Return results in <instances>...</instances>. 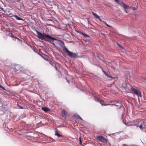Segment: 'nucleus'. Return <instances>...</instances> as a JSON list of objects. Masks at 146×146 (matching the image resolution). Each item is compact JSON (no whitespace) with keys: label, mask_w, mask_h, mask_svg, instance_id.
I'll return each instance as SVG.
<instances>
[{"label":"nucleus","mask_w":146,"mask_h":146,"mask_svg":"<svg viewBox=\"0 0 146 146\" xmlns=\"http://www.w3.org/2000/svg\"><path fill=\"white\" fill-rule=\"evenodd\" d=\"M61 42L63 44L64 47L63 48L64 51L65 52L68 56L71 58H77L78 57L76 53H74L68 50L64 45V42L63 41H61Z\"/></svg>","instance_id":"nucleus-1"},{"label":"nucleus","mask_w":146,"mask_h":146,"mask_svg":"<svg viewBox=\"0 0 146 146\" xmlns=\"http://www.w3.org/2000/svg\"><path fill=\"white\" fill-rule=\"evenodd\" d=\"M35 31L37 33V34L38 36V38L42 40L44 39V36H45L47 38H49L54 40H57L56 38H53L50 35H46L45 33H44L43 35L40 33L36 29Z\"/></svg>","instance_id":"nucleus-2"},{"label":"nucleus","mask_w":146,"mask_h":146,"mask_svg":"<svg viewBox=\"0 0 146 146\" xmlns=\"http://www.w3.org/2000/svg\"><path fill=\"white\" fill-rule=\"evenodd\" d=\"M108 105L111 106H115L116 107L117 109H119L121 111H124L125 110L124 108L120 102L115 101V102L114 104H109Z\"/></svg>","instance_id":"nucleus-3"},{"label":"nucleus","mask_w":146,"mask_h":146,"mask_svg":"<svg viewBox=\"0 0 146 146\" xmlns=\"http://www.w3.org/2000/svg\"><path fill=\"white\" fill-rule=\"evenodd\" d=\"M138 127L142 130H145L146 129V120H142L138 124Z\"/></svg>","instance_id":"nucleus-4"},{"label":"nucleus","mask_w":146,"mask_h":146,"mask_svg":"<svg viewBox=\"0 0 146 146\" xmlns=\"http://www.w3.org/2000/svg\"><path fill=\"white\" fill-rule=\"evenodd\" d=\"M134 94L137 95L138 96L141 97V94L140 91L137 89H135L133 88H131V91Z\"/></svg>","instance_id":"nucleus-5"},{"label":"nucleus","mask_w":146,"mask_h":146,"mask_svg":"<svg viewBox=\"0 0 146 146\" xmlns=\"http://www.w3.org/2000/svg\"><path fill=\"white\" fill-rule=\"evenodd\" d=\"M95 100L99 102L102 106H104L109 105V104H106V102L104 100L98 97H95Z\"/></svg>","instance_id":"nucleus-6"},{"label":"nucleus","mask_w":146,"mask_h":146,"mask_svg":"<svg viewBox=\"0 0 146 146\" xmlns=\"http://www.w3.org/2000/svg\"><path fill=\"white\" fill-rule=\"evenodd\" d=\"M123 87L125 90L131 91V88L132 87L129 84H123Z\"/></svg>","instance_id":"nucleus-7"},{"label":"nucleus","mask_w":146,"mask_h":146,"mask_svg":"<svg viewBox=\"0 0 146 146\" xmlns=\"http://www.w3.org/2000/svg\"><path fill=\"white\" fill-rule=\"evenodd\" d=\"M96 139L102 142H106V139L102 136H97Z\"/></svg>","instance_id":"nucleus-8"},{"label":"nucleus","mask_w":146,"mask_h":146,"mask_svg":"<svg viewBox=\"0 0 146 146\" xmlns=\"http://www.w3.org/2000/svg\"><path fill=\"white\" fill-rule=\"evenodd\" d=\"M54 67L55 69L57 71H58L60 74L61 72L60 71V64L56 62L54 66H53Z\"/></svg>","instance_id":"nucleus-9"},{"label":"nucleus","mask_w":146,"mask_h":146,"mask_svg":"<svg viewBox=\"0 0 146 146\" xmlns=\"http://www.w3.org/2000/svg\"><path fill=\"white\" fill-rule=\"evenodd\" d=\"M45 60L47 61L48 63L53 66H54L55 64L57 62L54 61H52L51 60H48V59H46Z\"/></svg>","instance_id":"nucleus-10"},{"label":"nucleus","mask_w":146,"mask_h":146,"mask_svg":"<svg viewBox=\"0 0 146 146\" xmlns=\"http://www.w3.org/2000/svg\"><path fill=\"white\" fill-rule=\"evenodd\" d=\"M92 13V15L94 16L96 18L98 19L100 21H102V20L100 17L99 16L97 15L96 14L93 12Z\"/></svg>","instance_id":"nucleus-11"},{"label":"nucleus","mask_w":146,"mask_h":146,"mask_svg":"<svg viewBox=\"0 0 146 146\" xmlns=\"http://www.w3.org/2000/svg\"><path fill=\"white\" fill-rule=\"evenodd\" d=\"M67 112L64 110H63L61 113V116L64 118H66L67 116Z\"/></svg>","instance_id":"nucleus-12"},{"label":"nucleus","mask_w":146,"mask_h":146,"mask_svg":"<svg viewBox=\"0 0 146 146\" xmlns=\"http://www.w3.org/2000/svg\"><path fill=\"white\" fill-rule=\"evenodd\" d=\"M114 1L117 4H119L121 6H122V4H123V2L120 1L119 0H114Z\"/></svg>","instance_id":"nucleus-13"},{"label":"nucleus","mask_w":146,"mask_h":146,"mask_svg":"<svg viewBox=\"0 0 146 146\" xmlns=\"http://www.w3.org/2000/svg\"><path fill=\"white\" fill-rule=\"evenodd\" d=\"M122 6L125 9H128L129 7L128 5L125 4L124 3H123V4H122Z\"/></svg>","instance_id":"nucleus-14"},{"label":"nucleus","mask_w":146,"mask_h":146,"mask_svg":"<svg viewBox=\"0 0 146 146\" xmlns=\"http://www.w3.org/2000/svg\"><path fill=\"white\" fill-rule=\"evenodd\" d=\"M42 109L45 112H47L49 111L50 109L46 107H42Z\"/></svg>","instance_id":"nucleus-15"},{"label":"nucleus","mask_w":146,"mask_h":146,"mask_svg":"<svg viewBox=\"0 0 146 146\" xmlns=\"http://www.w3.org/2000/svg\"><path fill=\"white\" fill-rule=\"evenodd\" d=\"M14 17H15V18L18 20H23V19L18 16L17 15H15L14 16Z\"/></svg>","instance_id":"nucleus-16"},{"label":"nucleus","mask_w":146,"mask_h":146,"mask_svg":"<svg viewBox=\"0 0 146 146\" xmlns=\"http://www.w3.org/2000/svg\"><path fill=\"white\" fill-rule=\"evenodd\" d=\"M55 135H56L58 137H62V136L59 134L57 131L55 132Z\"/></svg>","instance_id":"nucleus-17"},{"label":"nucleus","mask_w":146,"mask_h":146,"mask_svg":"<svg viewBox=\"0 0 146 146\" xmlns=\"http://www.w3.org/2000/svg\"><path fill=\"white\" fill-rule=\"evenodd\" d=\"M100 22H103L107 26H108V27H111V26L108 25L107 23H106L105 22V21H102H102H100Z\"/></svg>","instance_id":"nucleus-18"},{"label":"nucleus","mask_w":146,"mask_h":146,"mask_svg":"<svg viewBox=\"0 0 146 146\" xmlns=\"http://www.w3.org/2000/svg\"><path fill=\"white\" fill-rule=\"evenodd\" d=\"M79 140L80 144L81 145H82V140H81V137H79Z\"/></svg>","instance_id":"nucleus-19"},{"label":"nucleus","mask_w":146,"mask_h":146,"mask_svg":"<svg viewBox=\"0 0 146 146\" xmlns=\"http://www.w3.org/2000/svg\"><path fill=\"white\" fill-rule=\"evenodd\" d=\"M8 35L9 36H11L12 38H14V36L12 33H10L8 34Z\"/></svg>","instance_id":"nucleus-20"},{"label":"nucleus","mask_w":146,"mask_h":146,"mask_svg":"<svg viewBox=\"0 0 146 146\" xmlns=\"http://www.w3.org/2000/svg\"><path fill=\"white\" fill-rule=\"evenodd\" d=\"M121 116H122V117H121L122 119V120H123V123L124 124L126 125V122H125L124 121V120L123 119V117H124V115H123V114H122Z\"/></svg>","instance_id":"nucleus-21"},{"label":"nucleus","mask_w":146,"mask_h":146,"mask_svg":"<svg viewBox=\"0 0 146 146\" xmlns=\"http://www.w3.org/2000/svg\"><path fill=\"white\" fill-rule=\"evenodd\" d=\"M102 71L103 73H104V74H105V75H106L107 76L108 75V74H107L106 72H105L103 70H102Z\"/></svg>","instance_id":"nucleus-22"},{"label":"nucleus","mask_w":146,"mask_h":146,"mask_svg":"<svg viewBox=\"0 0 146 146\" xmlns=\"http://www.w3.org/2000/svg\"><path fill=\"white\" fill-rule=\"evenodd\" d=\"M102 71L103 73H104V74H105V75H106L107 76L108 75V74H107L106 72H105L103 70H102Z\"/></svg>","instance_id":"nucleus-23"},{"label":"nucleus","mask_w":146,"mask_h":146,"mask_svg":"<svg viewBox=\"0 0 146 146\" xmlns=\"http://www.w3.org/2000/svg\"><path fill=\"white\" fill-rule=\"evenodd\" d=\"M84 36H86V37H88V36H88V35H87L85 34V33H84Z\"/></svg>","instance_id":"nucleus-24"},{"label":"nucleus","mask_w":146,"mask_h":146,"mask_svg":"<svg viewBox=\"0 0 146 146\" xmlns=\"http://www.w3.org/2000/svg\"><path fill=\"white\" fill-rule=\"evenodd\" d=\"M79 117H80V116L79 115H77L76 116V117L78 119H79Z\"/></svg>","instance_id":"nucleus-25"},{"label":"nucleus","mask_w":146,"mask_h":146,"mask_svg":"<svg viewBox=\"0 0 146 146\" xmlns=\"http://www.w3.org/2000/svg\"><path fill=\"white\" fill-rule=\"evenodd\" d=\"M65 79L66 80H67V82L69 83L70 82L68 80H67V78H65Z\"/></svg>","instance_id":"nucleus-26"},{"label":"nucleus","mask_w":146,"mask_h":146,"mask_svg":"<svg viewBox=\"0 0 146 146\" xmlns=\"http://www.w3.org/2000/svg\"><path fill=\"white\" fill-rule=\"evenodd\" d=\"M79 119H80L82 120H83V119L81 117H79Z\"/></svg>","instance_id":"nucleus-27"},{"label":"nucleus","mask_w":146,"mask_h":146,"mask_svg":"<svg viewBox=\"0 0 146 146\" xmlns=\"http://www.w3.org/2000/svg\"><path fill=\"white\" fill-rule=\"evenodd\" d=\"M107 76L110 78H111V76H109L108 74V75Z\"/></svg>","instance_id":"nucleus-28"},{"label":"nucleus","mask_w":146,"mask_h":146,"mask_svg":"<svg viewBox=\"0 0 146 146\" xmlns=\"http://www.w3.org/2000/svg\"><path fill=\"white\" fill-rule=\"evenodd\" d=\"M80 34L84 35V33L81 32L80 33Z\"/></svg>","instance_id":"nucleus-29"},{"label":"nucleus","mask_w":146,"mask_h":146,"mask_svg":"<svg viewBox=\"0 0 146 146\" xmlns=\"http://www.w3.org/2000/svg\"><path fill=\"white\" fill-rule=\"evenodd\" d=\"M13 14L12 13H10L9 14V15H10V16L11 17H13V16H12V15Z\"/></svg>","instance_id":"nucleus-30"},{"label":"nucleus","mask_w":146,"mask_h":146,"mask_svg":"<svg viewBox=\"0 0 146 146\" xmlns=\"http://www.w3.org/2000/svg\"><path fill=\"white\" fill-rule=\"evenodd\" d=\"M0 9H1V10H3V8L0 7Z\"/></svg>","instance_id":"nucleus-31"},{"label":"nucleus","mask_w":146,"mask_h":146,"mask_svg":"<svg viewBox=\"0 0 146 146\" xmlns=\"http://www.w3.org/2000/svg\"><path fill=\"white\" fill-rule=\"evenodd\" d=\"M115 78V77H113L111 76V78L114 79Z\"/></svg>","instance_id":"nucleus-32"},{"label":"nucleus","mask_w":146,"mask_h":146,"mask_svg":"<svg viewBox=\"0 0 146 146\" xmlns=\"http://www.w3.org/2000/svg\"><path fill=\"white\" fill-rule=\"evenodd\" d=\"M1 98H0V103H1Z\"/></svg>","instance_id":"nucleus-33"},{"label":"nucleus","mask_w":146,"mask_h":146,"mask_svg":"<svg viewBox=\"0 0 146 146\" xmlns=\"http://www.w3.org/2000/svg\"><path fill=\"white\" fill-rule=\"evenodd\" d=\"M119 45V46L120 47H121V46H120V45Z\"/></svg>","instance_id":"nucleus-34"},{"label":"nucleus","mask_w":146,"mask_h":146,"mask_svg":"<svg viewBox=\"0 0 146 146\" xmlns=\"http://www.w3.org/2000/svg\"><path fill=\"white\" fill-rule=\"evenodd\" d=\"M144 79L146 80V78Z\"/></svg>","instance_id":"nucleus-35"},{"label":"nucleus","mask_w":146,"mask_h":146,"mask_svg":"<svg viewBox=\"0 0 146 146\" xmlns=\"http://www.w3.org/2000/svg\"><path fill=\"white\" fill-rule=\"evenodd\" d=\"M14 69H17L16 67H15V68H14Z\"/></svg>","instance_id":"nucleus-36"},{"label":"nucleus","mask_w":146,"mask_h":146,"mask_svg":"<svg viewBox=\"0 0 146 146\" xmlns=\"http://www.w3.org/2000/svg\"><path fill=\"white\" fill-rule=\"evenodd\" d=\"M19 70H16V71H18Z\"/></svg>","instance_id":"nucleus-37"},{"label":"nucleus","mask_w":146,"mask_h":146,"mask_svg":"<svg viewBox=\"0 0 146 146\" xmlns=\"http://www.w3.org/2000/svg\"><path fill=\"white\" fill-rule=\"evenodd\" d=\"M16 38L19 39V38Z\"/></svg>","instance_id":"nucleus-38"},{"label":"nucleus","mask_w":146,"mask_h":146,"mask_svg":"<svg viewBox=\"0 0 146 146\" xmlns=\"http://www.w3.org/2000/svg\"><path fill=\"white\" fill-rule=\"evenodd\" d=\"M41 122H40V123H41Z\"/></svg>","instance_id":"nucleus-39"},{"label":"nucleus","mask_w":146,"mask_h":146,"mask_svg":"<svg viewBox=\"0 0 146 146\" xmlns=\"http://www.w3.org/2000/svg\"><path fill=\"white\" fill-rule=\"evenodd\" d=\"M0 87H1V86L0 85Z\"/></svg>","instance_id":"nucleus-40"}]
</instances>
